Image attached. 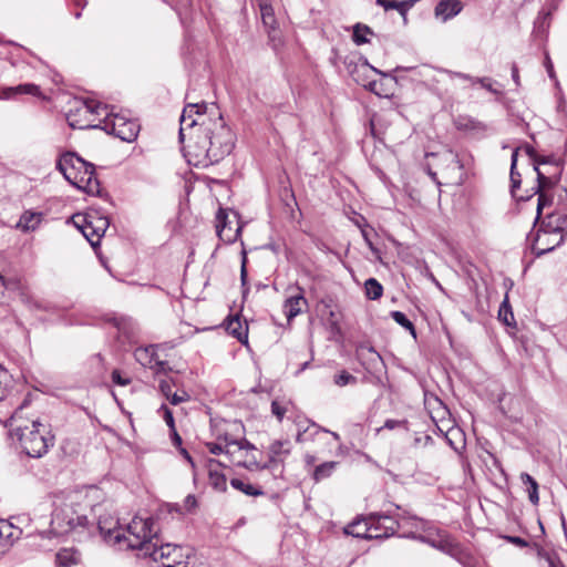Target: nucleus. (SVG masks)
<instances>
[{
    "instance_id": "ddd939ff",
    "label": "nucleus",
    "mask_w": 567,
    "mask_h": 567,
    "mask_svg": "<svg viewBox=\"0 0 567 567\" xmlns=\"http://www.w3.org/2000/svg\"><path fill=\"white\" fill-rule=\"evenodd\" d=\"M228 214L225 209H219L216 215V231L218 237L225 243H234L240 234V227L233 229L228 226Z\"/></svg>"
},
{
    "instance_id": "f704fd0d",
    "label": "nucleus",
    "mask_w": 567,
    "mask_h": 567,
    "mask_svg": "<svg viewBox=\"0 0 567 567\" xmlns=\"http://www.w3.org/2000/svg\"><path fill=\"white\" fill-rule=\"evenodd\" d=\"M364 293L370 300H378L383 295V287L375 278H369L364 282Z\"/></svg>"
},
{
    "instance_id": "cd10ccee",
    "label": "nucleus",
    "mask_w": 567,
    "mask_h": 567,
    "mask_svg": "<svg viewBox=\"0 0 567 567\" xmlns=\"http://www.w3.org/2000/svg\"><path fill=\"white\" fill-rule=\"evenodd\" d=\"M455 126L460 131L465 132H480L485 130V125L470 116H458L455 120Z\"/></svg>"
},
{
    "instance_id": "4be33fe9",
    "label": "nucleus",
    "mask_w": 567,
    "mask_h": 567,
    "mask_svg": "<svg viewBox=\"0 0 567 567\" xmlns=\"http://www.w3.org/2000/svg\"><path fill=\"white\" fill-rule=\"evenodd\" d=\"M344 533L347 535H352L353 537L365 539H372L378 537V535H374L372 533V527H370L369 520L367 519L355 520L351 523L344 528Z\"/></svg>"
},
{
    "instance_id": "6ab92c4d",
    "label": "nucleus",
    "mask_w": 567,
    "mask_h": 567,
    "mask_svg": "<svg viewBox=\"0 0 567 567\" xmlns=\"http://www.w3.org/2000/svg\"><path fill=\"white\" fill-rule=\"evenodd\" d=\"M461 10L462 3L458 0H442L436 4L434 12L436 18L445 22L458 14Z\"/></svg>"
},
{
    "instance_id": "423d86ee",
    "label": "nucleus",
    "mask_w": 567,
    "mask_h": 567,
    "mask_svg": "<svg viewBox=\"0 0 567 567\" xmlns=\"http://www.w3.org/2000/svg\"><path fill=\"white\" fill-rule=\"evenodd\" d=\"M106 109V105L94 101H76L68 111L66 120L73 128H101L103 120L100 116L105 115Z\"/></svg>"
},
{
    "instance_id": "2f4dec72",
    "label": "nucleus",
    "mask_w": 567,
    "mask_h": 567,
    "mask_svg": "<svg viewBox=\"0 0 567 567\" xmlns=\"http://www.w3.org/2000/svg\"><path fill=\"white\" fill-rule=\"evenodd\" d=\"M338 465H339L338 462L330 461V462H324V463L316 466L312 472V478L316 482H320L322 480L330 477Z\"/></svg>"
},
{
    "instance_id": "c756f323",
    "label": "nucleus",
    "mask_w": 567,
    "mask_h": 567,
    "mask_svg": "<svg viewBox=\"0 0 567 567\" xmlns=\"http://www.w3.org/2000/svg\"><path fill=\"white\" fill-rule=\"evenodd\" d=\"M134 357L138 363L144 367L154 368V361L156 358L154 346L137 348L134 352Z\"/></svg>"
},
{
    "instance_id": "f8f14e48",
    "label": "nucleus",
    "mask_w": 567,
    "mask_h": 567,
    "mask_svg": "<svg viewBox=\"0 0 567 567\" xmlns=\"http://www.w3.org/2000/svg\"><path fill=\"white\" fill-rule=\"evenodd\" d=\"M369 524L372 527V533L378 535L377 538H386L393 535L399 527L398 522L393 517L383 514L371 515Z\"/></svg>"
},
{
    "instance_id": "6e6d98bb",
    "label": "nucleus",
    "mask_w": 567,
    "mask_h": 567,
    "mask_svg": "<svg viewBox=\"0 0 567 567\" xmlns=\"http://www.w3.org/2000/svg\"><path fill=\"white\" fill-rule=\"evenodd\" d=\"M197 506V501L194 495H187L184 499V507L186 512L190 513Z\"/></svg>"
},
{
    "instance_id": "bf43d9fd",
    "label": "nucleus",
    "mask_w": 567,
    "mask_h": 567,
    "mask_svg": "<svg viewBox=\"0 0 567 567\" xmlns=\"http://www.w3.org/2000/svg\"><path fill=\"white\" fill-rule=\"evenodd\" d=\"M153 364H154L153 369L156 371V373L166 372L167 365H168L166 361H162L157 357L155 358V361Z\"/></svg>"
},
{
    "instance_id": "052dcab7",
    "label": "nucleus",
    "mask_w": 567,
    "mask_h": 567,
    "mask_svg": "<svg viewBox=\"0 0 567 567\" xmlns=\"http://www.w3.org/2000/svg\"><path fill=\"white\" fill-rule=\"evenodd\" d=\"M164 419H165L166 424H167L172 430H175L173 413H172V411H171L169 409H167V408H165Z\"/></svg>"
},
{
    "instance_id": "b1692460",
    "label": "nucleus",
    "mask_w": 567,
    "mask_h": 567,
    "mask_svg": "<svg viewBox=\"0 0 567 567\" xmlns=\"http://www.w3.org/2000/svg\"><path fill=\"white\" fill-rule=\"evenodd\" d=\"M226 330L229 332V334L237 338L238 341L243 343L247 342L248 326L246 322L243 323L239 317L229 318L226 323Z\"/></svg>"
},
{
    "instance_id": "dca6fc26",
    "label": "nucleus",
    "mask_w": 567,
    "mask_h": 567,
    "mask_svg": "<svg viewBox=\"0 0 567 567\" xmlns=\"http://www.w3.org/2000/svg\"><path fill=\"white\" fill-rule=\"evenodd\" d=\"M28 94L32 96H40L41 90L33 83L19 84L17 86L0 87V100H12L17 95Z\"/></svg>"
},
{
    "instance_id": "9b49d317",
    "label": "nucleus",
    "mask_w": 567,
    "mask_h": 567,
    "mask_svg": "<svg viewBox=\"0 0 567 567\" xmlns=\"http://www.w3.org/2000/svg\"><path fill=\"white\" fill-rule=\"evenodd\" d=\"M558 233L551 234L542 228L538 229L535 240L532 244V249L534 254L537 256L545 255L554 250L557 246H559L564 238L563 236H558Z\"/></svg>"
},
{
    "instance_id": "69168bd1",
    "label": "nucleus",
    "mask_w": 567,
    "mask_h": 567,
    "mask_svg": "<svg viewBox=\"0 0 567 567\" xmlns=\"http://www.w3.org/2000/svg\"><path fill=\"white\" fill-rule=\"evenodd\" d=\"M7 374L6 370L0 365V401L4 398L6 386L2 384V377Z\"/></svg>"
},
{
    "instance_id": "4468645a",
    "label": "nucleus",
    "mask_w": 567,
    "mask_h": 567,
    "mask_svg": "<svg viewBox=\"0 0 567 567\" xmlns=\"http://www.w3.org/2000/svg\"><path fill=\"white\" fill-rule=\"evenodd\" d=\"M234 462L236 465L243 466L249 471L270 470L272 472H276L282 464L284 458H276L269 455L268 462L261 464L257 462V460L254 456H249L248 453H246V457L244 460H234Z\"/></svg>"
},
{
    "instance_id": "49530a36",
    "label": "nucleus",
    "mask_w": 567,
    "mask_h": 567,
    "mask_svg": "<svg viewBox=\"0 0 567 567\" xmlns=\"http://www.w3.org/2000/svg\"><path fill=\"white\" fill-rule=\"evenodd\" d=\"M93 233H95L96 238L101 240L102 236L104 235L105 230L109 227V220L105 217L96 218L95 223L93 221Z\"/></svg>"
},
{
    "instance_id": "864d4df0",
    "label": "nucleus",
    "mask_w": 567,
    "mask_h": 567,
    "mask_svg": "<svg viewBox=\"0 0 567 567\" xmlns=\"http://www.w3.org/2000/svg\"><path fill=\"white\" fill-rule=\"evenodd\" d=\"M518 152L524 151L529 158L533 161L534 166L536 165V159H539L542 156L536 153L533 146L525 144L520 147H517Z\"/></svg>"
},
{
    "instance_id": "72a5a7b5",
    "label": "nucleus",
    "mask_w": 567,
    "mask_h": 567,
    "mask_svg": "<svg viewBox=\"0 0 567 567\" xmlns=\"http://www.w3.org/2000/svg\"><path fill=\"white\" fill-rule=\"evenodd\" d=\"M230 485L241 493L248 496H260L264 495V491L259 487L251 485L250 483H246L240 478H231Z\"/></svg>"
},
{
    "instance_id": "5fc2aeb1",
    "label": "nucleus",
    "mask_w": 567,
    "mask_h": 567,
    "mask_svg": "<svg viewBox=\"0 0 567 567\" xmlns=\"http://www.w3.org/2000/svg\"><path fill=\"white\" fill-rule=\"evenodd\" d=\"M189 399L188 394L183 391L182 393H173L171 396H168L169 402L173 405H177L182 402H185Z\"/></svg>"
},
{
    "instance_id": "c03bdc74",
    "label": "nucleus",
    "mask_w": 567,
    "mask_h": 567,
    "mask_svg": "<svg viewBox=\"0 0 567 567\" xmlns=\"http://www.w3.org/2000/svg\"><path fill=\"white\" fill-rule=\"evenodd\" d=\"M333 382L338 386H346L348 384H355L357 378L343 370L339 374L334 375Z\"/></svg>"
},
{
    "instance_id": "aec40b11",
    "label": "nucleus",
    "mask_w": 567,
    "mask_h": 567,
    "mask_svg": "<svg viewBox=\"0 0 567 567\" xmlns=\"http://www.w3.org/2000/svg\"><path fill=\"white\" fill-rule=\"evenodd\" d=\"M259 8L262 23L268 29L270 39L275 41L277 39V20L275 18L274 8L264 0H260Z\"/></svg>"
},
{
    "instance_id": "bb28decb",
    "label": "nucleus",
    "mask_w": 567,
    "mask_h": 567,
    "mask_svg": "<svg viewBox=\"0 0 567 567\" xmlns=\"http://www.w3.org/2000/svg\"><path fill=\"white\" fill-rule=\"evenodd\" d=\"M42 219V214L33 212H24L16 227L24 233L34 230Z\"/></svg>"
},
{
    "instance_id": "1a4fd4ad",
    "label": "nucleus",
    "mask_w": 567,
    "mask_h": 567,
    "mask_svg": "<svg viewBox=\"0 0 567 567\" xmlns=\"http://www.w3.org/2000/svg\"><path fill=\"white\" fill-rule=\"evenodd\" d=\"M561 164V159L553 155L536 159L534 169L537 174V192L543 188H553L559 183L563 172Z\"/></svg>"
},
{
    "instance_id": "09e8293b",
    "label": "nucleus",
    "mask_w": 567,
    "mask_h": 567,
    "mask_svg": "<svg viewBox=\"0 0 567 567\" xmlns=\"http://www.w3.org/2000/svg\"><path fill=\"white\" fill-rule=\"evenodd\" d=\"M389 10H396L402 17H405L406 12L409 11L408 7L398 0H389L385 6V11Z\"/></svg>"
},
{
    "instance_id": "6e6552de",
    "label": "nucleus",
    "mask_w": 567,
    "mask_h": 567,
    "mask_svg": "<svg viewBox=\"0 0 567 567\" xmlns=\"http://www.w3.org/2000/svg\"><path fill=\"white\" fill-rule=\"evenodd\" d=\"M101 128L124 142H133L138 135L140 124L134 120L106 111Z\"/></svg>"
},
{
    "instance_id": "680f3d73",
    "label": "nucleus",
    "mask_w": 567,
    "mask_h": 567,
    "mask_svg": "<svg viewBox=\"0 0 567 567\" xmlns=\"http://www.w3.org/2000/svg\"><path fill=\"white\" fill-rule=\"evenodd\" d=\"M361 233L368 247L371 249L372 252L377 254L378 249L373 246V243L371 241L368 231L365 229H362Z\"/></svg>"
},
{
    "instance_id": "e433bc0d",
    "label": "nucleus",
    "mask_w": 567,
    "mask_h": 567,
    "mask_svg": "<svg viewBox=\"0 0 567 567\" xmlns=\"http://www.w3.org/2000/svg\"><path fill=\"white\" fill-rule=\"evenodd\" d=\"M367 35H373V31L370 27L362 23H357L353 27L352 40L357 45L368 43L369 39Z\"/></svg>"
},
{
    "instance_id": "20e7f679",
    "label": "nucleus",
    "mask_w": 567,
    "mask_h": 567,
    "mask_svg": "<svg viewBox=\"0 0 567 567\" xmlns=\"http://www.w3.org/2000/svg\"><path fill=\"white\" fill-rule=\"evenodd\" d=\"M157 536L158 528L152 517L134 516L126 527L114 536L115 546L120 549L138 550L142 555L152 548V543L157 539Z\"/></svg>"
},
{
    "instance_id": "de8ad7c7",
    "label": "nucleus",
    "mask_w": 567,
    "mask_h": 567,
    "mask_svg": "<svg viewBox=\"0 0 567 567\" xmlns=\"http://www.w3.org/2000/svg\"><path fill=\"white\" fill-rule=\"evenodd\" d=\"M475 83H480L482 87L486 89L488 92L501 95L502 91L494 87V81L491 78L484 76V78H476Z\"/></svg>"
},
{
    "instance_id": "7c9ffc66",
    "label": "nucleus",
    "mask_w": 567,
    "mask_h": 567,
    "mask_svg": "<svg viewBox=\"0 0 567 567\" xmlns=\"http://www.w3.org/2000/svg\"><path fill=\"white\" fill-rule=\"evenodd\" d=\"M83 224H76L83 236L89 240L92 247H96L100 244V239L96 238L95 233H93V217L92 216H83Z\"/></svg>"
},
{
    "instance_id": "774afa93",
    "label": "nucleus",
    "mask_w": 567,
    "mask_h": 567,
    "mask_svg": "<svg viewBox=\"0 0 567 567\" xmlns=\"http://www.w3.org/2000/svg\"><path fill=\"white\" fill-rule=\"evenodd\" d=\"M161 391L168 398L171 396V386L166 381H161L159 383Z\"/></svg>"
},
{
    "instance_id": "5701e85b",
    "label": "nucleus",
    "mask_w": 567,
    "mask_h": 567,
    "mask_svg": "<svg viewBox=\"0 0 567 567\" xmlns=\"http://www.w3.org/2000/svg\"><path fill=\"white\" fill-rule=\"evenodd\" d=\"M219 463L215 460H209L208 462V480L209 484L219 492H225L227 488V481L226 476L215 468V466H218Z\"/></svg>"
},
{
    "instance_id": "c9c22d12",
    "label": "nucleus",
    "mask_w": 567,
    "mask_h": 567,
    "mask_svg": "<svg viewBox=\"0 0 567 567\" xmlns=\"http://www.w3.org/2000/svg\"><path fill=\"white\" fill-rule=\"evenodd\" d=\"M369 361L370 367L368 369H378L379 365L383 364L382 357L372 347H361L359 350V357L365 358Z\"/></svg>"
},
{
    "instance_id": "7ed1b4c3",
    "label": "nucleus",
    "mask_w": 567,
    "mask_h": 567,
    "mask_svg": "<svg viewBox=\"0 0 567 567\" xmlns=\"http://www.w3.org/2000/svg\"><path fill=\"white\" fill-rule=\"evenodd\" d=\"M56 165L64 178L76 188L89 195L101 194L100 182L95 177L93 164L84 161L75 153L68 152L61 155Z\"/></svg>"
},
{
    "instance_id": "8fccbe9b",
    "label": "nucleus",
    "mask_w": 567,
    "mask_h": 567,
    "mask_svg": "<svg viewBox=\"0 0 567 567\" xmlns=\"http://www.w3.org/2000/svg\"><path fill=\"white\" fill-rule=\"evenodd\" d=\"M354 80L360 83L362 86H364L365 89H368L370 92L381 96L382 93H381V85L382 83L377 81V80H373V81H369V82H363V81H360L358 78H354Z\"/></svg>"
},
{
    "instance_id": "58836bf2",
    "label": "nucleus",
    "mask_w": 567,
    "mask_h": 567,
    "mask_svg": "<svg viewBox=\"0 0 567 567\" xmlns=\"http://www.w3.org/2000/svg\"><path fill=\"white\" fill-rule=\"evenodd\" d=\"M518 150H515L512 154V163H511V192L514 197H516V189L520 186V174L516 171Z\"/></svg>"
},
{
    "instance_id": "f257e3e1",
    "label": "nucleus",
    "mask_w": 567,
    "mask_h": 567,
    "mask_svg": "<svg viewBox=\"0 0 567 567\" xmlns=\"http://www.w3.org/2000/svg\"><path fill=\"white\" fill-rule=\"evenodd\" d=\"M206 104L195 103L184 107L181 115L179 141L184 143L189 130L188 143L184 145L187 162L196 167H208L230 154L235 145L234 133L221 114H204Z\"/></svg>"
},
{
    "instance_id": "412c9836",
    "label": "nucleus",
    "mask_w": 567,
    "mask_h": 567,
    "mask_svg": "<svg viewBox=\"0 0 567 567\" xmlns=\"http://www.w3.org/2000/svg\"><path fill=\"white\" fill-rule=\"evenodd\" d=\"M172 544L159 543V539H155L152 543V548L145 550L141 556L151 557L154 561L169 560L172 557Z\"/></svg>"
},
{
    "instance_id": "37998d69",
    "label": "nucleus",
    "mask_w": 567,
    "mask_h": 567,
    "mask_svg": "<svg viewBox=\"0 0 567 567\" xmlns=\"http://www.w3.org/2000/svg\"><path fill=\"white\" fill-rule=\"evenodd\" d=\"M289 405H291L290 401L281 403L278 400H274L271 402V413L277 417L279 422L282 421L285 414L288 412Z\"/></svg>"
},
{
    "instance_id": "603ef678",
    "label": "nucleus",
    "mask_w": 567,
    "mask_h": 567,
    "mask_svg": "<svg viewBox=\"0 0 567 567\" xmlns=\"http://www.w3.org/2000/svg\"><path fill=\"white\" fill-rule=\"evenodd\" d=\"M172 557L169 560L174 561V564L176 565H182L183 564V558H184V554L182 553L183 549L182 547H178L176 545H172Z\"/></svg>"
},
{
    "instance_id": "f03ea898",
    "label": "nucleus",
    "mask_w": 567,
    "mask_h": 567,
    "mask_svg": "<svg viewBox=\"0 0 567 567\" xmlns=\"http://www.w3.org/2000/svg\"><path fill=\"white\" fill-rule=\"evenodd\" d=\"M91 502L80 493L69 494L54 502L51 518V532L58 536L72 535L81 540L92 535L93 524L90 518Z\"/></svg>"
},
{
    "instance_id": "f3484780",
    "label": "nucleus",
    "mask_w": 567,
    "mask_h": 567,
    "mask_svg": "<svg viewBox=\"0 0 567 567\" xmlns=\"http://www.w3.org/2000/svg\"><path fill=\"white\" fill-rule=\"evenodd\" d=\"M110 322L117 329V331L127 340L133 341L138 332L137 323L128 317L114 316Z\"/></svg>"
},
{
    "instance_id": "4d7b16f0",
    "label": "nucleus",
    "mask_w": 567,
    "mask_h": 567,
    "mask_svg": "<svg viewBox=\"0 0 567 567\" xmlns=\"http://www.w3.org/2000/svg\"><path fill=\"white\" fill-rule=\"evenodd\" d=\"M505 539L508 540L509 543L516 545V546H519V547L528 546V542L526 539H524V538L518 537V536H506Z\"/></svg>"
},
{
    "instance_id": "a878e982",
    "label": "nucleus",
    "mask_w": 567,
    "mask_h": 567,
    "mask_svg": "<svg viewBox=\"0 0 567 567\" xmlns=\"http://www.w3.org/2000/svg\"><path fill=\"white\" fill-rule=\"evenodd\" d=\"M81 559V554L74 548L60 549L55 555L56 564L60 567H71L76 565Z\"/></svg>"
},
{
    "instance_id": "338daca9",
    "label": "nucleus",
    "mask_w": 567,
    "mask_h": 567,
    "mask_svg": "<svg viewBox=\"0 0 567 567\" xmlns=\"http://www.w3.org/2000/svg\"><path fill=\"white\" fill-rule=\"evenodd\" d=\"M240 278H241L243 285H245L246 279H247L246 257L245 256L243 258V264H241V269H240Z\"/></svg>"
},
{
    "instance_id": "2eb2a0df",
    "label": "nucleus",
    "mask_w": 567,
    "mask_h": 567,
    "mask_svg": "<svg viewBox=\"0 0 567 567\" xmlns=\"http://www.w3.org/2000/svg\"><path fill=\"white\" fill-rule=\"evenodd\" d=\"M542 229L547 230L551 234L558 233V236H567V215L559 213H551L546 216L542 226Z\"/></svg>"
},
{
    "instance_id": "4c0bfd02",
    "label": "nucleus",
    "mask_w": 567,
    "mask_h": 567,
    "mask_svg": "<svg viewBox=\"0 0 567 567\" xmlns=\"http://www.w3.org/2000/svg\"><path fill=\"white\" fill-rule=\"evenodd\" d=\"M290 453V442L288 440L285 441H274L269 445V455L276 458H284Z\"/></svg>"
},
{
    "instance_id": "9d476101",
    "label": "nucleus",
    "mask_w": 567,
    "mask_h": 567,
    "mask_svg": "<svg viewBox=\"0 0 567 567\" xmlns=\"http://www.w3.org/2000/svg\"><path fill=\"white\" fill-rule=\"evenodd\" d=\"M225 442V445H221L220 443H207V447L212 454L218 455L225 453L231 456L230 461L233 463H235L234 460H243L241 456L237 454L255 451V446L245 439L234 441H228L226 439Z\"/></svg>"
},
{
    "instance_id": "473e14b6",
    "label": "nucleus",
    "mask_w": 567,
    "mask_h": 567,
    "mask_svg": "<svg viewBox=\"0 0 567 567\" xmlns=\"http://www.w3.org/2000/svg\"><path fill=\"white\" fill-rule=\"evenodd\" d=\"M550 25V11H539L534 22V34L536 37H543L547 32Z\"/></svg>"
},
{
    "instance_id": "393cba45",
    "label": "nucleus",
    "mask_w": 567,
    "mask_h": 567,
    "mask_svg": "<svg viewBox=\"0 0 567 567\" xmlns=\"http://www.w3.org/2000/svg\"><path fill=\"white\" fill-rule=\"evenodd\" d=\"M306 305H307V300L305 299L302 292L290 296L286 300L285 306H284L288 320L298 316L301 312L302 307Z\"/></svg>"
},
{
    "instance_id": "13d9d810",
    "label": "nucleus",
    "mask_w": 567,
    "mask_h": 567,
    "mask_svg": "<svg viewBox=\"0 0 567 567\" xmlns=\"http://www.w3.org/2000/svg\"><path fill=\"white\" fill-rule=\"evenodd\" d=\"M403 422L398 420L389 419L384 422V425L377 431L380 432L382 429L394 430L399 427Z\"/></svg>"
},
{
    "instance_id": "3c124183",
    "label": "nucleus",
    "mask_w": 567,
    "mask_h": 567,
    "mask_svg": "<svg viewBox=\"0 0 567 567\" xmlns=\"http://www.w3.org/2000/svg\"><path fill=\"white\" fill-rule=\"evenodd\" d=\"M111 379L113 383L121 386H125L131 383V379L128 377L123 375L122 372L116 369L112 371Z\"/></svg>"
},
{
    "instance_id": "79ce46f5",
    "label": "nucleus",
    "mask_w": 567,
    "mask_h": 567,
    "mask_svg": "<svg viewBox=\"0 0 567 567\" xmlns=\"http://www.w3.org/2000/svg\"><path fill=\"white\" fill-rule=\"evenodd\" d=\"M391 318L401 327L405 328L411 332L413 337H415V327L414 324L408 319V317L401 312V311H392Z\"/></svg>"
},
{
    "instance_id": "0eeeda50",
    "label": "nucleus",
    "mask_w": 567,
    "mask_h": 567,
    "mask_svg": "<svg viewBox=\"0 0 567 567\" xmlns=\"http://www.w3.org/2000/svg\"><path fill=\"white\" fill-rule=\"evenodd\" d=\"M90 518L93 524L92 534L97 530L103 539L115 546V535L122 532L118 519L110 511V504L100 503L90 508Z\"/></svg>"
},
{
    "instance_id": "c85d7f7f",
    "label": "nucleus",
    "mask_w": 567,
    "mask_h": 567,
    "mask_svg": "<svg viewBox=\"0 0 567 567\" xmlns=\"http://www.w3.org/2000/svg\"><path fill=\"white\" fill-rule=\"evenodd\" d=\"M520 481L526 486V492L528 494L529 502L533 505H538V503H539L538 483L528 473H522Z\"/></svg>"
},
{
    "instance_id": "a211bd4d",
    "label": "nucleus",
    "mask_w": 567,
    "mask_h": 567,
    "mask_svg": "<svg viewBox=\"0 0 567 567\" xmlns=\"http://www.w3.org/2000/svg\"><path fill=\"white\" fill-rule=\"evenodd\" d=\"M21 530L7 520H0V556L20 537Z\"/></svg>"
},
{
    "instance_id": "0e129e2a",
    "label": "nucleus",
    "mask_w": 567,
    "mask_h": 567,
    "mask_svg": "<svg viewBox=\"0 0 567 567\" xmlns=\"http://www.w3.org/2000/svg\"><path fill=\"white\" fill-rule=\"evenodd\" d=\"M512 79L515 82L516 86L520 85L518 68L515 63L512 64Z\"/></svg>"
},
{
    "instance_id": "ea45409f",
    "label": "nucleus",
    "mask_w": 567,
    "mask_h": 567,
    "mask_svg": "<svg viewBox=\"0 0 567 567\" xmlns=\"http://www.w3.org/2000/svg\"><path fill=\"white\" fill-rule=\"evenodd\" d=\"M539 564L540 567H565L558 555L554 551H540Z\"/></svg>"
},
{
    "instance_id": "39448f33",
    "label": "nucleus",
    "mask_w": 567,
    "mask_h": 567,
    "mask_svg": "<svg viewBox=\"0 0 567 567\" xmlns=\"http://www.w3.org/2000/svg\"><path fill=\"white\" fill-rule=\"evenodd\" d=\"M22 451L30 457H41L54 444L49 425L33 420L30 425H17L13 429Z\"/></svg>"
},
{
    "instance_id": "a19ab883",
    "label": "nucleus",
    "mask_w": 567,
    "mask_h": 567,
    "mask_svg": "<svg viewBox=\"0 0 567 567\" xmlns=\"http://www.w3.org/2000/svg\"><path fill=\"white\" fill-rule=\"evenodd\" d=\"M549 188H543L542 190L537 192V186L534 187V194L538 195V203H537V216L536 220L539 219L542 212L545 207L550 206L553 203V198L550 195H548L547 190Z\"/></svg>"
},
{
    "instance_id": "a18cd8bd",
    "label": "nucleus",
    "mask_w": 567,
    "mask_h": 567,
    "mask_svg": "<svg viewBox=\"0 0 567 567\" xmlns=\"http://www.w3.org/2000/svg\"><path fill=\"white\" fill-rule=\"evenodd\" d=\"M498 316L503 320V322L506 323L507 326H509L511 320L514 319V316H513V312H512L511 306L508 305L507 299H505L502 302V305L499 307Z\"/></svg>"
},
{
    "instance_id": "e2e57ef3",
    "label": "nucleus",
    "mask_w": 567,
    "mask_h": 567,
    "mask_svg": "<svg viewBox=\"0 0 567 567\" xmlns=\"http://www.w3.org/2000/svg\"><path fill=\"white\" fill-rule=\"evenodd\" d=\"M362 69H364V70L369 69V70L373 71L374 73L380 74L382 76H388L389 75L386 72H383V71L372 66L371 64H369L368 60H364V62L362 64Z\"/></svg>"
}]
</instances>
